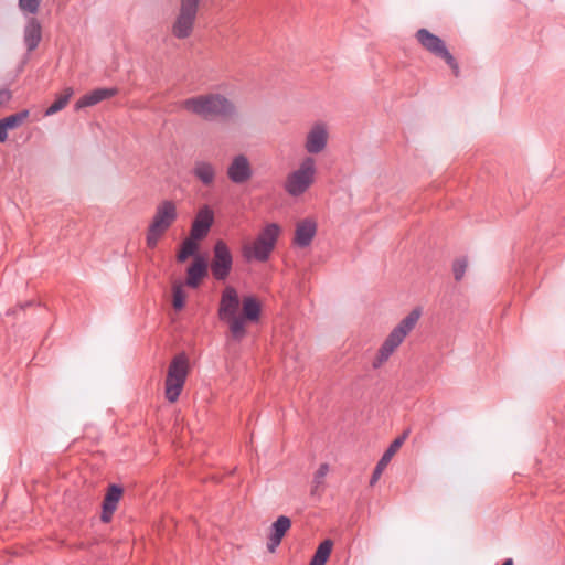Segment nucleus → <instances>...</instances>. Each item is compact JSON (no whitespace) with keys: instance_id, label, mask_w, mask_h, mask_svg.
I'll return each instance as SVG.
<instances>
[{"instance_id":"nucleus-1","label":"nucleus","mask_w":565,"mask_h":565,"mask_svg":"<svg viewBox=\"0 0 565 565\" xmlns=\"http://www.w3.org/2000/svg\"><path fill=\"white\" fill-rule=\"evenodd\" d=\"M181 107L204 120L228 121L236 116V107L218 93L198 95L182 100Z\"/></svg>"},{"instance_id":"nucleus-2","label":"nucleus","mask_w":565,"mask_h":565,"mask_svg":"<svg viewBox=\"0 0 565 565\" xmlns=\"http://www.w3.org/2000/svg\"><path fill=\"white\" fill-rule=\"evenodd\" d=\"M280 227L276 223L267 224L256 238L242 246V256L246 263H265L275 249Z\"/></svg>"},{"instance_id":"nucleus-3","label":"nucleus","mask_w":565,"mask_h":565,"mask_svg":"<svg viewBox=\"0 0 565 565\" xmlns=\"http://www.w3.org/2000/svg\"><path fill=\"white\" fill-rule=\"evenodd\" d=\"M422 315L420 308L413 309L401 322L390 332L381 345L373 367H380L404 341L405 337L415 328Z\"/></svg>"},{"instance_id":"nucleus-4","label":"nucleus","mask_w":565,"mask_h":565,"mask_svg":"<svg viewBox=\"0 0 565 565\" xmlns=\"http://www.w3.org/2000/svg\"><path fill=\"white\" fill-rule=\"evenodd\" d=\"M241 300L237 290L233 286H226L221 295L217 316L221 321L228 324L232 338L242 341V322L238 319Z\"/></svg>"},{"instance_id":"nucleus-5","label":"nucleus","mask_w":565,"mask_h":565,"mask_svg":"<svg viewBox=\"0 0 565 565\" xmlns=\"http://www.w3.org/2000/svg\"><path fill=\"white\" fill-rule=\"evenodd\" d=\"M177 218L178 211L175 203L171 200H163L160 202L156 207L153 218L147 230V246L149 248H156L159 239Z\"/></svg>"},{"instance_id":"nucleus-6","label":"nucleus","mask_w":565,"mask_h":565,"mask_svg":"<svg viewBox=\"0 0 565 565\" xmlns=\"http://www.w3.org/2000/svg\"><path fill=\"white\" fill-rule=\"evenodd\" d=\"M189 373V361L184 353L175 355L169 364L164 388L166 398L170 403H174L184 386Z\"/></svg>"},{"instance_id":"nucleus-7","label":"nucleus","mask_w":565,"mask_h":565,"mask_svg":"<svg viewBox=\"0 0 565 565\" xmlns=\"http://www.w3.org/2000/svg\"><path fill=\"white\" fill-rule=\"evenodd\" d=\"M316 174V161L312 157H306L297 170L291 172L285 182V190L291 196L305 193L313 183Z\"/></svg>"},{"instance_id":"nucleus-8","label":"nucleus","mask_w":565,"mask_h":565,"mask_svg":"<svg viewBox=\"0 0 565 565\" xmlns=\"http://www.w3.org/2000/svg\"><path fill=\"white\" fill-rule=\"evenodd\" d=\"M201 0H180V8L171 32L174 38L184 40L193 31Z\"/></svg>"},{"instance_id":"nucleus-9","label":"nucleus","mask_w":565,"mask_h":565,"mask_svg":"<svg viewBox=\"0 0 565 565\" xmlns=\"http://www.w3.org/2000/svg\"><path fill=\"white\" fill-rule=\"evenodd\" d=\"M213 256L210 263L212 276L217 281H225L233 269V254L223 239H217L213 245Z\"/></svg>"},{"instance_id":"nucleus-10","label":"nucleus","mask_w":565,"mask_h":565,"mask_svg":"<svg viewBox=\"0 0 565 565\" xmlns=\"http://www.w3.org/2000/svg\"><path fill=\"white\" fill-rule=\"evenodd\" d=\"M227 178L235 184H244L253 177V168L245 154L234 156L226 169Z\"/></svg>"},{"instance_id":"nucleus-11","label":"nucleus","mask_w":565,"mask_h":565,"mask_svg":"<svg viewBox=\"0 0 565 565\" xmlns=\"http://www.w3.org/2000/svg\"><path fill=\"white\" fill-rule=\"evenodd\" d=\"M415 38L417 42L430 54L436 57L443 58L449 51L444 40L429 30L422 28L416 31Z\"/></svg>"},{"instance_id":"nucleus-12","label":"nucleus","mask_w":565,"mask_h":565,"mask_svg":"<svg viewBox=\"0 0 565 565\" xmlns=\"http://www.w3.org/2000/svg\"><path fill=\"white\" fill-rule=\"evenodd\" d=\"M213 222V211L207 205L201 207L192 222L190 236L198 241H202L207 236Z\"/></svg>"},{"instance_id":"nucleus-13","label":"nucleus","mask_w":565,"mask_h":565,"mask_svg":"<svg viewBox=\"0 0 565 565\" xmlns=\"http://www.w3.org/2000/svg\"><path fill=\"white\" fill-rule=\"evenodd\" d=\"M408 434H409V430H405L401 436H398L391 443V445L385 450V452L382 455L381 459L377 461V463L373 470V473L370 479V486H374L377 482L383 470L390 463V461L392 460L393 456L397 452V450L402 447V445L406 440Z\"/></svg>"},{"instance_id":"nucleus-14","label":"nucleus","mask_w":565,"mask_h":565,"mask_svg":"<svg viewBox=\"0 0 565 565\" xmlns=\"http://www.w3.org/2000/svg\"><path fill=\"white\" fill-rule=\"evenodd\" d=\"M209 263L203 255H195L190 266L186 268L185 285L192 289L200 286L201 281L207 276Z\"/></svg>"},{"instance_id":"nucleus-15","label":"nucleus","mask_w":565,"mask_h":565,"mask_svg":"<svg viewBox=\"0 0 565 565\" xmlns=\"http://www.w3.org/2000/svg\"><path fill=\"white\" fill-rule=\"evenodd\" d=\"M118 94V89L116 87H102L96 88L85 95H83L75 103V110H81L86 107L94 106L105 99L111 98Z\"/></svg>"},{"instance_id":"nucleus-16","label":"nucleus","mask_w":565,"mask_h":565,"mask_svg":"<svg viewBox=\"0 0 565 565\" xmlns=\"http://www.w3.org/2000/svg\"><path fill=\"white\" fill-rule=\"evenodd\" d=\"M122 488L118 484H110L107 488V492L102 504L100 520L104 523H108L111 520L114 512L117 509L118 502L122 495Z\"/></svg>"},{"instance_id":"nucleus-17","label":"nucleus","mask_w":565,"mask_h":565,"mask_svg":"<svg viewBox=\"0 0 565 565\" xmlns=\"http://www.w3.org/2000/svg\"><path fill=\"white\" fill-rule=\"evenodd\" d=\"M328 132L323 125H315L307 135L305 148L309 153L316 154L324 150Z\"/></svg>"},{"instance_id":"nucleus-18","label":"nucleus","mask_w":565,"mask_h":565,"mask_svg":"<svg viewBox=\"0 0 565 565\" xmlns=\"http://www.w3.org/2000/svg\"><path fill=\"white\" fill-rule=\"evenodd\" d=\"M291 526V521L286 515H280L270 526V534L267 541V550L274 553L280 545L282 537Z\"/></svg>"},{"instance_id":"nucleus-19","label":"nucleus","mask_w":565,"mask_h":565,"mask_svg":"<svg viewBox=\"0 0 565 565\" xmlns=\"http://www.w3.org/2000/svg\"><path fill=\"white\" fill-rule=\"evenodd\" d=\"M317 233V224L310 218L297 223L294 244L300 248L308 247Z\"/></svg>"},{"instance_id":"nucleus-20","label":"nucleus","mask_w":565,"mask_h":565,"mask_svg":"<svg viewBox=\"0 0 565 565\" xmlns=\"http://www.w3.org/2000/svg\"><path fill=\"white\" fill-rule=\"evenodd\" d=\"M243 312L242 315H238V319H241L242 322V339L246 335V329L245 323L247 321L249 322H256L259 320L262 308L259 301L253 297H244L243 302Z\"/></svg>"},{"instance_id":"nucleus-21","label":"nucleus","mask_w":565,"mask_h":565,"mask_svg":"<svg viewBox=\"0 0 565 565\" xmlns=\"http://www.w3.org/2000/svg\"><path fill=\"white\" fill-rule=\"evenodd\" d=\"M192 174L203 185L210 186L215 180L216 169L214 164L209 161L195 160L192 168Z\"/></svg>"},{"instance_id":"nucleus-22","label":"nucleus","mask_w":565,"mask_h":565,"mask_svg":"<svg viewBox=\"0 0 565 565\" xmlns=\"http://www.w3.org/2000/svg\"><path fill=\"white\" fill-rule=\"evenodd\" d=\"M199 242L198 239L189 236L186 237L181 246H180V249L177 254V260L179 263H184L185 260H188L189 257H195V255H200L198 253L199 250Z\"/></svg>"},{"instance_id":"nucleus-23","label":"nucleus","mask_w":565,"mask_h":565,"mask_svg":"<svg viewBox=\"0 0 565 565\" xmlns=\"http://www.w3.org/2000/svg\"><path fill=\"white\" fill-rule=\"evenodd\" d=\"M333 542L330 539L322 541L318 545L309 565H326L327 561L330 557Z\"/></svg>"},{"instance_id":"nucleus-24","label":"nucleus","mask_w":565,"mask_h":565,"mask_svg":"<svg viewBox=\"0 0 565 565\" xmlns=\"http://www.w3.org/2000/svg\"><path fill=\"white\" fill-rule=\"evenodd\" d=\"M72 96L73 89L71 87L65 88L64 92L50 105V107L46 108L44 115L51 116L63 109Z\"/></svg>"},{"instance_id":"nucleus-25","label":"nucleus","mask_w":565,"mask_h":565,"mask_svg":"<svg viewBox=\"0 0 565 565\" xmlns=\"http://www.w3.org/2000/svg\"><path fill=\"white\" fill-rule=\"evenodd\" d=\"M30 111L28 109H23L21 111H18L15 114L9 115L4 118H2L3 122L6 124L8 130L15 129L20 127L25 119L29 117Z\"/></svg>"},{"instance_id":"nucleus-26","label":"nucleus","mask_w":565,"mask_h":565,"mask_svg":"<svg viewBox=\"0 0 565 565\" xmlns=\"http://www.w3.org/2000/svg\"><path fill=\"white\" fill-rule=\"evenodd\" d=\"M329 472V465L328 463H321L316 471L312 480V489H311V495H319V488L323 484L324 477Z\"/></svg>"},{"instance_id":"nucleus-27","label":"nucleus","mask_w":565,"mask_h":565,"mask_svg":"<svg viewBox=\"0 0 565 565\" xmlns=\"http://www.w3.org/2000/svg\"><path fill=\"white\" fill-rule=\"evenodd\" d=\"M172 305L175 310L183 309L185 305V292L180 284L174 285L172 288Z\"/></svg>"},{"instance_id":"nucleus-28","label":"nucleus","mask_w":565,"mask_h":565,"mask_svg":"<svg viewBox=\"0 0 565 565\" xmlns=\"http://www.w3.org/2000/svg\"><path fill=\"white\" fill-rule=\"evenodd\" d=\"M25 44L28 51L35 50V19L31 18L25 28Z\"/></svg>"},{"instance_id":"nucleus-29","label":"nucleus","mask_w":565,"mask_h":565,"mask_svg":"<svg viewBox=\"0 0 565 565\" xmlns=\"http://www.w3.org/2000/svg\"><path fill=\"white\" fill-rule=\"evenodd\" d=\"M467 266L468 262L466 258H458L454 262L452 273L455 280L460 281L463 278Z\"/></svg>"},{"instance_id":"nucleus-30","label":"nucleus","mask_w":565,"mask_h":565,"mask_svg":"<svg viewBox=\"0 0 565 565\" xmlns=\"http://www.w3.org/2000/svg\"><path fill=\"white\" fill-rule=\"evenodd\" d=\"M441 60L452 70L455 76H459V65L450 52Z\"/></svg>"},{"instance_id":"nucleus-31","label":"nucleus","mask_w":565,"mask_h":565,"mask_svg":"<svg viewBox=\"0 0 565 565\" xmlns=\"http://www.w3.org/2000/svg\"><path fill=\"white\" fill-rule=\"evenodd\" d=\"M19 7L22 11L35 13V0H19Z\"/></svg>"},{"instance_id":"nucleus-32","label":"nucleus","mask_w":565,"mask_h":565,"mask_svg":"<svg viewBox=\"0 0 565 565\" xmlns=\"http://www.w3.org/2000/svg\"><path fill=\"white\" fill-rule=\"evenodd\" d=\"M8 140V128L2 119H0V142L3 143Z\"/></svg>"},{"instance_id":"nucleus-33","label":"nucleus","mask_w":565,"mask_h":565,"mask_svg":"<svg viewBox=\"0 0 565 565\" xmlns=\"http://www.w3.org/2000/svg\"><path fill=\"white\" fill-rule=\"evenodd\" d=\"M11 92L8 89L0 90V106L7 104L11 99Z\"/></svg>"},{"instance_id":"nucleus-34","label":"nucleus","mask_w":565,"mask_h":565,"mask_svg":"<svg viewBox=\"0 0 565 565\" xmlns=\"http://www.w3.org/2000/svg\"><path fill=\"white\" fill-rule=\"evenodd\" d=\"M501 565H513V559L507 558Z\"/></svg>"},{"instance_id":"nucleus-35","label":"nucleus","mask_w":565,"mask_h":565,"mask_svg":"<svg viewBox=\"0 0 565 565\" xmlns=\"http://www.w3.org/2000/svg\"><path fill=\"white\" fill-rule=\"evenodd\" d=\"M40 40H41L40 24L38 23V38H36L38 43L40 42Z\"/></svg>"},{"instance_id":"nucleus-36","label":"nucleus","mask_w":565,"mask_h":565,"mask_svg":"<svg viewBox=\"0 0 565 565\" xmlns=\"http://www.w3.org/2000/svg\"><path fill=\"white\" fill-rule=\"evenodd\" d=\"M40 3V0H38V4Z\"/></svg>"}]
</instances>
